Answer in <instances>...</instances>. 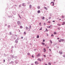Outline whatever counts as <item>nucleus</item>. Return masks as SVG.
I'll use <instances>...</instances> for the list:
<instances>
[{"label": "nucleus", "mask_w": 65, "mask_h": 65, "mask_svg": "<svg viewBox=\"0 0 65 65\" xmlns=\"http://www.w3.org/2000/svg\"><path fill=\"white\" fill-rule=\"evenodd\" d=\"M19 32H20V30L19 31Z\"/></svg>", "instance_id": "55"}, {"label": "nucleus", "mask_w": 65, "mask_h": 65, "mask_svg": "<svg viewBox=\"0 0 65 65\" xmlns=\"http://www.w3.org/2000/svg\"><path fill=\"white\" fill-rule=\"evenodd\" d=\"M19 7H21V5H19Z\"/></svg>", "instance_id": "51"}, {"label": "nucleus", "mask_w": 65, "mask_h": 65, "mask_svg": "<svg viewBox=\"0 0 65 65\" xmlns=\"http://www.w3.org/2000/svg\"><path fill=\"white\" fill-rule=\"evenodd\" d=\"M57 39H59V38H57Z\"/></svg>", "instance_id": "48"}, {"label": "nucleus", "mask_w": 65, "mask_h": 65, "mask_svg": "<svg viewBox=\"0 0 65 65\" xmlns=\"http://www.w3.org/2000/svg\"><path fill=\"white\" fill-rule=\"evenodd\" d=\"M37 37V38H39V36L38 35Z\"/></svg>", "instance_id": "34"}, {"label": "nucleus", "mask_w": 65, "mask_h": 65, "mask_svg": "<svg viewBox=\"0 0 65 65\" xmlns=\"http://www.w3.org/2000/svg\"><path fill=\"white\" fill-rule=\"evenodd\" d=\"M41 24V23H39V25H40Z\"/></svg>", "instance_id": "47"}, {"label": "nucleus", "mask_w": 65, "mask_h": 65, "mask_svg": "<svg viewBox=\"0 0 65 65\" xmlns=\"http://www.w3.org/2000/svg\"><path fill=\"white\" fill-rule=\"evenodd\" d=\"M49 51H51V49H49Z\"/></svg>", "instance_id": "43"}, {"label": "nucleus", "mask_w": 65, "mask_h": 65, "mask_svg": "<svg viewBox=\"0 0 65 65\" xmlns=\"http://www.w3.org/2000/svg\"><path fill=\"white\" fill-rule=\"evenodd\" d=\"M31 25H29V29H31Z\"/></svg>", "instance_id": "22"}, {"label": "nucleus", "mask_w": 65, "mask_h": 65, "mask_svg": "<svg viewBox=\"0 0 65 65\" xmlns=\"http://www.w3.org/2000/svg\"><path fill=\"white\" fill-rule=\"evenodd\" d=\"M40 56V53H39L36 56V57H38Z\"/></svg>", "instance_id": "2"}, {"label": "nucleus", "mask_w": 65, "mask_h": 65, "mask_svg": "<svg viewBox=\"0 0 65 65\" xmlns=\"http://www.w3.org/2000/svg\"><path fill=\"white\" fill-rule=\"evenodd\" d=\"M63 24H65V22H63Z\"/></svg>", "instance_id": "46"}, {"label": "nucleus", "mask_w": 65, "mask_h": 65, "mask_svg": "<svg viewBox=\"0 0 65 65\" xmlns=\"http://www.w3.org/2000/svg\"><path fill=\"white\" fill-rule=\"evenodd\" d=\"M5 60L4 59V63L5 62Z\"/></svg>", "instance_id": "37"}, {"label": "nucleus", "mask_w": 65, "mask_h": 65, "mask_svg": "<svg viewBox=\"0 0 65 65\" xmlns=\"http://www.w3.org/2000/svg\"><path fill=\"white\" fill-rule=\"evenodd\" d=\"M38 61H41V59H38Z\"/></svg>", "instance_id": "14"}, {"label": "nucleus", "mask_w": 65, "mask_h": 65, "mask_svg": "<svg viewBox=\"0 0 65 65\" xmlns=\"http://www.w3.org/2000/svg\"><path fill=\"white\" fill-rule=\"evenodd\" d=\"M56 32H54V35H55V34H56Z\"/></svg>", "instance_id": "24"}, {"label": "nucleus", "mask_w": 65, "mask_h": 65, "mask_svg": "<svg viewBox=\"0 0 65 65\" xmlns=\"http://www.w3.org/2000/svg\"><path fill=\"white\" fill-rule=\"evenodd\" d=\"M35 63L36 64H38V62L37 61H35Z\"/></svg>", "instance_id": "5"}, {"label": "nucleus", "mask_w": 65, "mask_h": 65, "mask_svg": "<svg viewBox=\"0 0 65 65\" xmlns=\"http://www.w3.org/2000/svg\"><path fill=\"white\" fill-rule=\"evenodd\" d=\"M15 36H17V35H15Z\"/></svg>", "instance_id": "58"}, {"label": "nucleus", "mask_w": 65, "mask_h": 65, "mask_svg": "<svg viewBox=\"0 0 65 65\" xmlns=\"http://www.w3.org/2000/svg\"><path fill=\"white\" fill-rule=\"evenodd\" d=\"M46 20H47V19Z\"/></svg>", "instance_id": "56"}, {"label": "nucleus", "mask_w": 65, "mask_h": 65, "mask_svg": "<svg viewBox=\"0 0 65 65\" xmlns=\"http://www.w3.org/2000/svg\"><path fill=\"white\" fill-rule=\"evenodd\" d=\"M64 41V39H61L60 40L58 41L59 42H61V41L63 42Z\"/></svg>", "instance_id": "1"}, {"label": "nucleus", "mask_w": 65, "mask_h": 65, "mask_svg": "<svg viewBox=\"0 0 65 65\" xmlns=\"http://www.w3.org/2000/svg\"><path fill=\"white\" fill-rule=\"evenodd\" d=\"M54 1H55V0H54Z\"/></svg>", "instance_id": "53"}, {"label": "nucleus", "mask_w": 65, "mask_h": 65, "mask_svg": "<svg viewBox=\"0 0 65 65\" xmlns=\"http://www.w3.org/2000/svg\"><path fill=\"white\" fill-rule=\"evenodd\" d=\"M24 34L26 35V32H24Z\"/></svg>", "instance_id": "23"}, {"label": "nucleus", "mask_w": 65, "mask_h": 65, "mask_svg": "<svg viewBox=\"0 0 65 65\" xmlns=\"http://www.w3.org/2000/svg\"><path fill=\"white\" fill-rule=\"evenodd\" d=\"M21 38H22V39H23V37H21Z\"/></svg>", "instance_id": "45"}, {"label": "nucleus", "mask_w": 65, "mask_h": 65, "mask_svg": "<svg viewBox=\"0 0 65 65\" xmlns=\"http://www.w3.org/2000/svg\"><path fill=\"white\" fill-rule=\"evenodd\" d=\"M20 27V28H21V29H22V28H23V26H21Z\"/></svg>", "instance_id": "16"}, {"label": "nucleus", "mask_w": 65, "mask_h": 65, "mask_svg": "<svg viewBox=\"0 0 65 65\" xmlns=\"http://www.w3.org/2000/svg\"><path fill=\"white\" fill-rule=\"evenodd\" d=\"M46 51V50H45V48H44V52H45Z\"/></svg>", "instance_id": "10"}, {"label": "nucleus", "mask_w": 65, "mask_h": 65, "mask_svg": "<svg viewBox=\"0 0 65 65\" xmlns=\"http://www.w3.org/2000/svg\"><path fill=\"white\" fill-rule=\"evenodd\" d=\"M40 30H42V27H41V29H39Z\"/></svg>", "instance_id": "33"}, {"label": "nucleus", "mask_w": 65, "mask_h": 65, "mask_svg": "<svg viewBox=\"0 0 65 65\" xmlns=\"http://www.w3.org/2000/svg\"><path fill=\"white\" fill-rule=\"evenodd\" d=\"M51 26H50L48 27L49 28H51Z\"/></svg>", "instance_id": "36"}, {"label": "nucleus", "mask_w": 65, "mask_h": 65, "mask_svg": "<svg viewBox=\"0 0 65 65\" xmlns=\"http://www.w3.org/2000/svg\"><path fill=\"white\" fill-rule=\"evenodd\" d=\"M62 18H63V19L65 18V17L63 16H62Z\"/></svg>", "instance_id": "21"}, {"label": "nucleus", "mask_w": 65, "mask_h": 65, "mask_svg": "<svg viewBox=\"0 0 65 65\" xmlns=\"http://www.w3.org/2000/svg\"><path fill=\"white\" fill-rule=\"evenodd\" d=\"M19 16L20 18H21V17H20V15H19Z\"/></svg>", "instance_id": "38"}, {"label": "nucleus", "mask_w": 65, "mask_h": 65, "mask_svg": "<svg viewBox=\"0 0 65 65\" xmlns=\"http://www.w3.org/2000/svg\"><path fill=\"white\" fill-rule=\"evenodd\" d=\"M42 44H43V45H45V43H42Z\"/></svg>", "instance_id": "13"}, {"label": "nucleus", "mask_w": 65, "mask_h": 65, "mask_svg": "<svg viewBox=\"0 0 65 65\" xmlns=\"http://www.w3.org/2000/svg\"><path fill=\"white\" fill-rule=\"evenodd\" d=\"M48 23H51V21H49L47 22Z\"/></svg>", "instance_id": "20"}, {"label": "nucleus", "mask_w": 65, "mask_h": 65, "mask_svg": "<svg viewBox=\"0 0 65 65\" xmlns=\"http://www.w3.org/2000/svg\"><path fill=\"white\" fill-rule=\"evenodd\" d=\"M32 65H33V64H32Z\"/></svg>", "instance_id": "59"}, {"label": "nucleus", "mask_w": 65, "mask_h": 65, "mask_svg": "<svg viewBox=\"0 0 65 65\" xmlns=\"http://www.w3.org/2000/svg\"><path fill=\"white\" fill-rule=\"evenodd\" d=\"M50 41L51 42V43L52 44V41H51V40H50Z\"/></svg>", "instance_id": "26"}, {"label": "nucleus", "mask_w": 65, "mask_h": 65, "mask_svg": "<svg viewBox=\"0 0 65 65\" xmlns=\"http://www.w3.org/2000/svg\"><path fill=\"white\" fill-rule=\"evenodd\" d=\"M37 12H38V13H40V11L39 10H38V11Z\"/></svg>", "instance_id": "8"}, {"label": "nucleus", "mask_w": 65, "mask_h": 65, "mask_svg": "<svg viewBox=\"0 0 65 65\" xmlns=\"http://www.w3.org/2000/svg\"><path fill=\"white\" fill-rule=\"evenodd\" d=\"M51 19V17H49L48 18V19Z\"/></svg>", "instance_id": "29"}, {"label": "nucleus", "mask_w": 65, "mask_h": 65, "mask_svg": "<svg viewBox=\"0 0 65 65\" xmlns=\"http://www.w3.org/2000/svg\"><path fill=\"white\" fill-rule=\"evenodd\" d=\"M40 6H38V9H40Z\"/></svg>", "instance_id": "19"}, {"label": "nucleus", "mask_w": 65, "mask_h": 65, "mask_svg": "<svg viewBox=\"0 0 65 65\" xmlns=\"http://www.w3.org/2000/svg\"><path fill=\"white\" fill-rule=\"evenodd\" d=\"M51 36H52V37H54V35L53 34Z\"/></svg>", "instance_id": "25"}, {"label": "nucleus", "mask_w": 65, "mask_h": 65, "mask_svg": "<svg viewBox=\"0 0 65 65\" xmlns=\"http://www.w3.org/2000/svg\"><path fill=\"white\" fill-rule=\"evenodd\" d=\"M32 7V5H29V7L30 8H31Z\"/></svg>", "instance_id": "11"}, {"label": "nucleus", "mask_w": 65, "mask_h": 65, "mask_svg": "<svg viewBox=\"0 0 65 65\" xmlns=\"http://www.w3.org/2000/svg\"><path fill=\"white\" fill-rule=\"evenodd\" d=\"M5 26H6V25H5Z\"/></svg>", "instance_id": "57"}, {"label": "nucleus", "mask_w": 65, "mask_h": 65, "mask_svg": "<svg viewBox=\"0 0 65 65\" xmlns=\"http://www.w3.org/2000/svg\"><path fill=\"white\" fill-rule=\"evenodd\" d=\"M10 27V25H8V28H9Z\"/></svg>", "instance_id": "32"}, {"label": "nucleus", "mask_w": 65, "mask_h": 65, "mask_svg": "<svg viewBox=\"0 0 65 65\" xmlns=\"http://www.w3.org/2000/svg\"><path fill=\"white\" fill-rule=\"evenodd\" d=\"M58 29H59V30H60V28H58Z\"/></svg>", "instance_id": "49"}, {"label": "nucleus", "mask_w": 65, "mask_h": 65, "mask_svg": "<svg viewBox=\"0 0 65 65\" xmlns=\"http://www.w3.org/2000/svg\"><path fill=\"white\" fill-rule=\"evenodd\" d=\"M57 26H61V24H57Z\"/></svg>", "instance_id": "12"}, {"label": "nucleus", "mask_w": 65, "mask_h": 65, "mask_svg": "<svg viewBox=\"0 0 65 65\" xmlns=\"http://www.w3.org/2000/svg\"><path fill=\"white\" fill-rule=\"evenodd\" d=\"M46 32H48V30H47L46 28Z\"/></svg>", "instance_id": "17"}, {"label": "nucleus", "mask_w": 65, "mask_h": 65, "mask_svg": "<svg viewBox=\"0 0 65 65\" xmlns=\"http://www.w3.org/2000/svg\"><path fill=\"white\" fill-rule=\"evenodd\" d=\"M44 8L45 9H46V10H47V8L46 7H44Z\"/></svg>", "instance_id": "18"}, {"label": "nucleus", "mask_w": 65, "mask_h": 65, "mask_svg": "<svg viewBox=\"0 0 65 65\" xmlns=\"http://www.w3.org/2000/svg\"><path fill=\"white\" fill-rule=\"evenodd\" d=\"M20 21H18L17 22V24L18 25H19V24H20Z\"/></svg>", "instance_id": "6"}, {"label": "nucleus", "mask_w": 65, "mask_h": 65, "mask_svg": "<svg viewBox=\"0 0 65 65\" xmlns=\"http://www.w3.org/2000/svg\"><path fill=\"white\" fill-rule=\"evenodd\" d=\"M26 29L28 31H29L30 30V29L28 28V27H26Z\"/></svg>", "instance_id": "3"}, {"label": "nucleus", "mask_w": 65, "mask_h": 65, "mask_svg": "<svg viewBox=\"0 0 65 65\" xmlns=\"http://www.w3.org/2000/svg\"><path fill=\"white\" fill-rule=\"evenodd\" d=\"M63 52H62V51H59V53L60 54H61V55H62V54Z\"/></svg>", "instance_id": "4"}, {"label": "nucleus", "mask_w": 65, "mask_h": 65, "mask_svg": "<svg viewBox=\"0 0 65 65\" xmlns=\"http://www.w3.org/2000/svg\"><path fill=\"white\" fill-rule=\"evenodd\" d=\"M51 3L52 4L53 6H54V2H52Z\"/></svg>", "instance_id": "7"}, {"label": "nucleus", "mask_w": 65, "mask_h": 65, "mask_svg": "<svg viewBox=\"0 0 65 65\" xmlns=\"http://www.w3.org/2000/svg\"><path fill=\"white\" fill-rule=\"evenodd\" d=\"M43 56H44V57H46V56L45 55H43Z\"/></svg>", "instance_id": "31"}, {"label": "nucleus", "mask_w": 65, "mask_h": 65, "mask_svg": "<svg viewBox=\"0 0 65 65\" xmlns=\"http://www.w3.org/2000/svg\"><path fill=\"white\" fill-rule=\"evenodd\" d=\"M63 57H64V58H65V55H63Z\"/></svg>", "instance_id": "30"}, {"label": "nucleus", "mask_w": 65, "mask_h": 65, "mask_svg": "<svg viewBox=\"0 0 65 65\" xmlns=\"http://www.w3.org/2000/svg\"><path fill=\"white\" fill-rule=\"evenodd\" d=\"M62 25H65V24H64L63 23V24H62Z\"/></svg>", "instance_id": "40"}, {"label": "nucleus", "mask_w": 65, "mask_h": 65, "mask_svg": "<svg viewBox=\"0 0 65 65\" xmlns=\"http://www.w3.org/2000/svg\"><path fill=\"white\" fill-rule=\"evenodd\" d=\"M59 20H61V19H59Z\"/></svg>", "instance_id": "54"}, {"label": "nucleus", "mask_w": 65, "mask_h": 65, "mask_svg": "<svg viewBox=\"0 0 65 65\" xmlns=\"http://www.w3.org/2000/svg\"><path fill=\"white\" fill-rule=\"evenodd\" d=\"M23 6H26V5H25V4L24 3H23Z\"/></svg>", "instance_id": "9"}, {"label": "nucleus", "mask_w": 65, "mask_h": 65, "mask_svg": "<svg viewBox=\"0 0 65 65\" xmlns=\"http://www.w3.org/2000/svg\"><path fill=\"white\" fill-rule=\"evenodd\" d=\"M43 42H44V41H45V40H43Z\"/></svg>", "instance_id": "42"}, {"label": "nucleus", "mask_w": 65, "mask_h": 65, "mask_svg": "<svg viewBox=\"0 0 65 65\" xmlns=\"http://www.w3.org/2000/svg\"><path fill=\"white\" fill-rule=\"evenodd\" d=\"M45 65H47V64H45Z\"/></svg>", "instance_id": "52"}, {"label": "nucleus", "mask_w": 65, "mask_h": 65, "mask_svg": "<svg viewBox=\"0 0 65 65\" xmlns=\"http://www.w3.org/2000/svg\"><path fill=\"white\" fill-rule=\"evenodd\" d=\"M32 58H34V56L33 55H32Z\"/></svg>", "instance_id": "35"}, {"label": "nucleus", "mask_w": 65, "mask_h": 65, "mask_svg": "<svg viewBox=\"0 0 65 65\" xmlns=\"http://www.w3.org/2000/svg\"><path fill=\"white\" fill-rule=\"evenodd\" d=\"M44 26H45V23H44Z\"/></svg>", "instance_id": "39"}, {"label": "nucleus", "mask_w": 65, "mask_h": 65, "mask_svg": "<svg viewBox=\"0 0 65 65\" xmlns=\"http://www.w3.org/2000/svg\"><path fill=\"white\" fill-rule=\"evenodd\" d=\"M27 55H30V53H27Z\"/></svg>", "instance_id": "27"}, {"label": "nucleus", "mask_w": 65, "mask_h": 65, "mask_svg": "<svg viewBox=\"0 0 65 65\" xmlns=\"http://www.w3.org/2000/svg\"><path fill=\"white\" fill-rule=\"evenodd\" d=\"M0 40H1V39H0Z\"/></svg>", "instance_id": "60"}, {"label": "nucleus", "mask_w": 65, "mask_h": 65, "mask_svg": "<svg viewBox=\"0 0 65 65\" xmlns=\"http://www.w3.org/2000/svg\"><path fill=\"white\" fill-rule=\"evenodd\" d=\"M47 36H48V34H47Z\"/></svg>", "instance_id": "50"}, {"label": "nucleus", "mask_w": 65, "mask_h": 65, "mask_svg": "<svg viewBox=\"0 0 65 65\" xmlns=\"http://www.w3.org/2000/svg\"><path fill=\"white\" fill-rule=\"evenodd\" d=\"M53 22H55V21H53Z\"/></svg>", "instance_id": "44"}, {"label": "nucleus", "mask_w": 65, "mask_h": 65, "mask_svg": "<svg viewBox=\"0 0 65 65\" xmlns=\"http://www.w3.org/2000/svg\"><path fill=\"white\" fill-rule=\"evenodd\" d=\"M48 64H49V65H51V63L50 62L48 63Z\"/></svg>", "instance_id": "28"}, {"label": "nucleus", "mask_w": 65, "mask_h": 65, "mask_svg": "<svg viewBox=\"0 0 65 65\" xmlns=\"http://www.w3.org/2000/svg\"><path fill=\"white\" fill-rule=\"evenodd\" d=\"M44 18H45L44 17H43L42 18V20H44Z\"/></svg>", "instance_id": "15"}, {"label": "nucleus", "mask_w": 65, "mask_h": 65, "mask_svg": "<svg viewBox=\"0 0 65 65\" xmlns=\"http://www.w3.org/2000/svg\"><path fill=\"white\" fill-rule=\"evenodd\" d=\"M47 48H49V46H47Z\"/></svg>", "instance_id": "41"}]
</instances>
